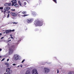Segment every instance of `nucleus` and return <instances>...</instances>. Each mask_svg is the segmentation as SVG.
Returning <instances> with one entry per match:
<instances>
[{
    "mask_svg": "<svg viewBox=\"0 0 74 74\" xmlns=\"http://www.w3.org/2000/svg\"><path fill=\"white\" fill-rule=\"evenodd\" d=\"M34 23L36 26H41L42 25L43 21H40L36 20L35 21Z\"/></svg>",
    "mask_w": 74,
    "mask_h": 74,
    "instance_id": "1",
    "label": "nucleus"
},
{
    "mask_svg": "<svg viewBox=\"0 0 74 74\" xmlns=\"http://www.w3.org/2000/svg\"><path fill=\"white\" fill-rule=\"evenodd\" d=\"M15 49V47L14 46L12 45L11 47L9 48V52L10 53H12L13 52H14V49Z\"/></svg>",
    "mask_w": 74,
    "mask_h": 74,
    "instance_id": "2",
    "label": "nucleus"
},
{
    "mask_svg": "<svg viewBox=\"0 0 74 74\" xmlns=\"http://www.w3.org/2000/svg\"><path fill=\"white\" fill-rule=\"evenodd\" d=\"M33 18H29L27 19L26 21L28 23H32V22H33Z\"/></svg>",
    "mask_w": 74,
    "mask_h": 74,
    "instance_id": "3",
    "label": "nucleus"
},
{
    "mask_svg": "<svg viewBox=\"0 0 74 74\" xmlns=\"http://www.w3.org/2000/svg\"><path fill=\"white\" fill-rule=\"evenodd\" d=\"M13 59L15 60H17L19 59V56L17 54H15L14 56Z\"/></svg>",
    "mask_w": 74,
    "mask_h": 74,
    "instance_id": "4",
    "label": "nucleus"
},
{
    "mask_svg": "<svg viewBox=\"0 0 74 74\" xmlns=\"http://www.w3.org/2000/svg\"><path fill=\"white\" fill-rule=\"evenodd\" d=\"M32 74H38L37 69H33L32 71Z\"/></svg>",
    "mask_w": 74,
    "mask_h": 74,
    "instance_id": "5",
    "label": "nucleus"
},
{
    "mask_svg": "<svg viewBox=\"0 0 74 74\" xmlns=\"http://www.w3.org/2000/svg\"><path fill=\"white\" fill-rule=\"evenodd\" d=\"M44 71H45V73H47L49 71V69L47 68H45L44 69Z\"/></svg>",
    "mask_w": 74,
    "mask_h": 74,
    "instance_id": "6",
    "label": "nucleus"
},
{
    "mask_svg": "<svg viewBox=\"0 0 74 74\" xmlns=\"http://www.w3.org/2000/svg\"><path fill=\"white\" fill-rule=\"evenodd\" d=\"M11 4V3H6L4 4V5L5 6H6V7H8L9 6H10Z\"/></svg>",
    "mask_w": 74,
    "mask_h": 74,
    "instance_id": "7",
    "label": "nucleus"
},
{
    "mask_svg": "<svg viewBox=\"0 0 74 74\" xmlns=\"http://www.w3.org/2000/svg\"><path fill=\"white\" fill-rule=\"evenodd\" d=\"M10 9V7H5L4 8V10L5 11H9Z\"/></svg>",
    "mask_w": 74,
    "mask_h": 74,
    "instance_id": "8",
    "label": "nucleus"
},
{
    "mask_svg": "<svg viewBox=\"0 0 74 74\" xmlns=\"http://www.w3.org/2000/svg\"><path fill=\"white\" fill-rule=\"evenodd\" d=\"M10 14L11 15H12L13 16H17V14H16V13H14L13 12H11Z\"/></svg>",
    "mask_w": 74,
    "mask_h": 74,
    "instance_id": "9",
    "label": "nucleus"
},
{
    "mask_svg": "<svg viewBox=\"0 0 74 74\" xmlns=\"http://www.w3.org/2000/svg\"><path fill=\"white\" fill-rule=\"evenodd\" d=\"M11 30H6L5 31V33L6 34H8V33H10L11 32Z\"/></svg>",
    "mask_w": 74,
    "mask_h": 74,
    "instance_id": "10",
    "label": "nucleus"
},
{
    "mask_svg": "<svg viewBox=\"0 0 74 74\" xmlns=\"http://www.w3.org/2000/svg\"><path fill=\"white\" fill-rule=\"evenodd\" d=\"M12 70H9V71H8V72H7L6 74H12Z\"/></svg>",
    "mask_w": 74,
    "mask_h": 74,
    "instance_id": "11",
    "label": "nucleus"
},
{
    "mask_svg": "<svg viewBox=\"0 0 74 74\" xmlns=\"http://www.w3.org/2000/svg\"><path fill=\"white\" fill-rule=\"evenodd\" d=\"M25 74H30V71L29 70H27Z\"/></svg>",
    "mask_w": 74,
    "mask_h": 74,
    "instance_id": "12",
    "label": "nucleus"
},
{
    "mask_svg": "<svg viewBox=\"0 0 74 74\" xmlns=\"http://www.w3.org/2000/svg\"><path fill=\"white\" fill-rule=\"evenodd\" d=\"M18 3L19 4V5H20V6H22V4H21V3L19 1H18Z\"/></svg>",
    "mask_w": 74,
    "mask_h": 74,
    "instance_id": "13",
    "label": "nucleus"
},
{
    "mask_svg": "<svg viewBox=\"0 0 74 74\" xmlns=\"http://www.w3.org/2000/svg\"><path fill=\"white\" fill-rule=\"evenodd\" d=\"M14 6H15V7H19V5L17 4L14 5Z\"/></svg>",
    "mask_w": 74,
    "mask_h": 74,
    "instance_id": "14",
    "label": "nucleus"
},
{
    "mask_svg": "<svg viewBox=\"0 0 74 74\" xmlns=\"http://www.w3.org/2000/svg\"><path fill=\"white\" fill-rule=\"evenodd\" d=\"M11 2H12V6H13V5H14V3L13 2V1H11Z\"/></svg>",
    "mask_w": 74,
    "mask_h": 74,
    "instance_id": "15",
    "label": "nucleus"
},
{
    "mask_svg": "<svg viewBox=\"0 0 74 74\" xmlns=\"http://www.w3.org/2000/svg\"><path fill=\"white\" fill-rule=\"evenodd\" d=\"M53 1L56 4H57V1H56V0H53Z\"/></svg>",
    "mask_w": 74,
    "mask_h": 74,
    "instance_id": "16",
    "label": "nucleus"
},
{
    "mask_svg": "<svg viewBox=\"0 0 74 74\" xmlns=\"http://www.w3.org/2000/svg\"><path fill=\"white\" fill-rule=\"evenodd\" d=\"M22 13L23 14H26V12H22Z\"/></svg>",
    "mask_w": 74,
    "mask_h": 74,
    "instance_id": "17",
    "label": "nucleus"
},
{
    "mask_svg": "<svg viewBox=\"0 0 74 74\" xmlns=\"http://www.w3.org/2000/svg\"><path fill=\"white\" fill-rule=\"evenodd\" d=\"M5 65H6V66H8V62H6L5 63Z\"/></svg>",
    "mask_w": 74,
    "mask_h": 74,
    "instance_id": "18",
    "label": "nucleus"
},
{
    "mask_svg": "<svg viewBox=\"0 0 74 74\" xmlns=\"http://www.w3.org/2000/svg\"><path fill=\"white\" fill-rule=\"evenodd\" d=\"M10 31H11L10 33H11V32H14L15 31V29H13L12 30H11Z\"/></svg>",
    "mask_w": 74,
    "mask_h": 74,
    "instance_id": "19",
    "label": "nucleus"
},
{
    "mask_svg": "<svg viewBox=\"0 0 74 74\" xmlns=\"http://www.w3.org/2000/svg\"><path fill=\"white\" fill-rule=\"evenodd\" d=\"M11 11H15V9H11Z\"/></svg>",
    "mask_w": 74,
    "mask_h": 74,
    "instance_id": "20",
    "label": "nucleus"
},
{
    "mask_svg": "<svg viewBox=\"0 0 74 74\" xmlns=\"http://www.w3.org/2000/svg\"><path fill=\"white\" fill-rule=\"evenodd\" d=\"M10 68H8L7 69H6V72H7V71H8V70H10Z\"/></svg>",
    "mask_w": 74,
    "mask_h": 74,
    "instance_id": "21",
    "label": "nucleus"
},
{
    "mask_svg": "<svg viewBox=\"0 0 74 74\" xmlns=\"http://www.w3.org/2000/svg\"><path fill=\"white\" fill-rule=\"evenodd\" d=\"M3 7H0V10H3Z\"/></svg>",
    "mask_w": 74,
    "mask_h": 74,
    "instance_id": "22",
    "label": "nucleus"
},
{
    "mask_svg": "<svg viewBox=\"0 0 74 74\" xmlns=\"http://www.w3.org/2000/svg\"><path fill=\"white\" fill-rule=\"evenodd\" d=\"M9 16H10V14H8L7 17V18H9Z\"/></svg>",
    "mask_w": 74,
    "mask_h": 74,
    "instance_id": "23",
    "label": "nucleus"
},
{
    "mask_svg": "<svg viewBox=\"0 0 74 74\" xmlns=\"http://www.w3.org/2000/svg\"><path fill=\"white\" fill-rule=\"evenodd\" d=\"M28 15H29V14L24 15V16H28Z\"/></svg>",
    "mask_w": 74,
    "mask_h": 74,
    "instance_id": "24",
    "label": "nucleus"
},
{
    "mask_svg": "<svg viewBox=\"0 0 74 74\" xmlns=\"http://www.w3.org/2000/svg\"><path fill=\"white\" fill-rule=\"evenodd\" d=\"M5 60V58H3V59L2 60H1V62H2V61H3V60Z\"/></svg>",
    "mask_w": 74,
    "mask_h": 74,
    "instance_id": "25",
    "label": "nucleus"
},
{
    "mask_svg": "<svg viewBox=\"0 0 74 74\" xmlns=\"http://www.w3.org/2000/svg\"><path fill=\"white\" fill-rule=\"evenodd\" d=\"M13 24H17V23H15V22H13Z\"/></svg>",
    "mask_w": 74,
    "mask_h": 74,
    "instance_id": "26",
    "label": "nucleus"
},
{
    "mask_svg": "<svg viewBox=\"0 0 74 74\" xmlns=\"http://www.w3.org/2000/svg\"><path fill=\"white\" fill-rule=\"evenodd\" d=\"M25 59H24L23 60V61H22L21 63H23V62H24V61H25Z\"/></svg>",
    "mask_w": 74,
    "mask_h": 74,
    "instance_id": "27",
    "label": "nucleus"
},
{
    "mask_svg": "<svg viewBox=\"0 0 74 74\" xmlns=\"http://www.w3.org/2000/svg\"><path fill=\"white\" fill-rule=\"evenodd\" d=\"M57 73H59V70L57 69Z\"/></svg>",
    "mask_w": 74,
    "mask_h": 74,
    "instance_id": "28",
    "label": "nucleus"
},
{
    "mask_svg": "<svg viewBox=\"0 0 74 74\" xmlns=\"http://www.w3.org/2000/svg\"><path fill=\"white\" fill-rule=\"evenodd\" d=\"M24 4L25 5H26V2H24Z\"/></svg>",
    "mask_w": 74,
    "mask_h": 74,
    "instance_id": "29",
    "label": "nucleus"
},
{
    "mask_svg": "<svg viewBox=\"0 0 74 74\" xmlns=\"http://www.w3.org/2000/svg\"><path fill=\"white\" fill-rule=\"evenodd\" d=\"M13 66H15V65H16V64H13Z\"/></svg>",
    "mask_w": 74,
    "mask_h": 74,
    "instance_id": "30",
    "label": "nucleus"
},
{
    "mask_svg": "<svg viewBox=\"0 0 74 74\" xmlns=\"http://www.w3.org/2000/svg\"><path fill=\"white\" fill-rule=\"evenodd\" d=\"M8 61H9V59H8L7 60V62H8Z\"/></svg>",
    "mask_w": 74,
    "mask_h": 74,
    "instance_id": "31",
    "label": "nucleus"
},
{
    "mask_svg": "<svg viewBox=\"0 0 74 74\" xmlns=\"http://www.w3.org/2000/svg\"><path fill=\"white\" fill-rule=\"evenodd\" d=\"M11 41V40H10L8 41L9 42V41Z\"/></svg>",
    "mask_w": 74,
    "mask_h": 74,
    "instance_id": "32",
    "label": "nucleus"
},
{
    "mask_svg": "<svg viewBox=\"0 0 74 74\" xmlns=\"http://www.w3.org/2000/svg\"><path fill=\"white\" fill-rule=\"evenodd\" d=\"M10 11H9L8 12V13H10Z\"/></svg>",
    "mask_w": 74,
    "mask_h": 74,
    "instance_id": "33",
    "label": "nucleus"
},
{
    "mask_svg": "<svg viewBox=\"0 0 74 74\" xmlns=\"http://www.w3.org/2000/svg\"><path fill=\"white\" fill-rule=\"evenodd\" d=\"M4 38V37H2L1 38V39H3Z\"/></svg>",
    "mask_w": 74,
    "mask_h": 74,
    "instance_id": "34",
    "label": "nucleus"
},
{
    "mask_svg": "<svg viewBox=\"0 0 74 74\" xmlns=\"http://www.w3.org/2000/svg\"><path fill=\"white\" fill-rule=\"evenodd\" d=\"M2 50V49H0V52Z\"/></svg>",
    "mask_w": 74,
    "mask_h": 74,
    "instance_id": "35",
    "label": "nucleus"
},
{
    "mask_svg": "<svg viewBox=\"0 0 74 74\" xmlns=\"http://www.w3.org/2000/svg\"><path fill=\"white\" fill-rule=\"evenodd\" d=\"M4 13H5V12H6V11H5V10L4 11H3Z\"/></svg>",
    "mask_w": 74,
    "mask_h": 74,
    "instance_id": "36",
    "label": "nucleus"
},
{
    "mask_svg": "<svg viewBox=\"0 0 74 74\" xmlns=\"http://www.w3.org/2000/svg\"><path fill=\"white\" fill-rule=\"evenodd\" d=\"M1 35H2V34L0 33V36H1Z\"/></svg>",
    "mask_w": 74,
    "mask_h": 74,
    "instance_id": "37",
    "label": "nucleus"
},
{
    "mask_svg": "<svg viewBox=\"0 0 74 74\" xmlns=\"http://www.w3.org/2000/svg\"><path fill=\"white\" fill-rule=\"evenodd\" d=\"M11 38H12V39H13V37H12V36H11Z\"/></svg>",
    "mask_w": 74,
    "mask_h": 74,
    "instance_id": "38",
    "label": "nucleus"
},
{
    "mask_svg": "<svg viewBox=\"0 0 74 74\" xmlns=\"http://www.w3.org/2000/svg\"><path fill=\"white\" fill-rule=\"evenodd\" d=\"M0 58H2V57H1V56H0Z\"/></svg>",
    "mask_w": 74,
    "mask_h": 74,
    "instance_id": "39",
    "label": "nucleus"
},
{
    "mask_svg": "<svg viewBox=\"0 0 74 74\" xmlns=\"http://www.w3.org/2000/svg\"><path fill=\"white\" fill-rule=\"evenodd\" d=\"M21 67H22V66H21Z\"/></svg>",
    "mask_w": 74,
    "mask_h": 74,
    "instance_id": "40",
    "label": "nucleus"
},
{
    "mask_svg": "<svg viewBox=\"0 0 74 74\" xmlns=\"http://www.w3.org/2000/svg\"><path fill=\"white\" fill-rule=\"evenodd\" d=\"M1 12H3V10H1Z\"/></svg>",
    "mask_w": 74,
    "mask_h": 74,
    "instance_id": "41",
    "label": "nucleus"
},
{
    "mask_svg": "<svg viewBox=\"0 0 74 74\" xmlns=\"http://www.w3.org/2000/svg\"><path fill=\"white\" fill-rule=\"evenodd\" d=\"M5 34V32H3V34Z\"/></svg>",
    "mask_w": 74,
    "mask_h": 74,
    "instance_id": "42",
    "label": "nucleus"
},
{
    "mask_svg": "<svg viewBox=\"0 0 74 74\" xmlns=\"http://www.w3.org/2000/svg\"><path fill=\"white\" fill-rule=\"evenodd\" d=\"M11 36V35H10V36Z\"/></svg>",
    "mask_w": 74,
    "mask_h": 74,
    "instance_id": "43",
    "label": "nucleus"
}]
</instances>
